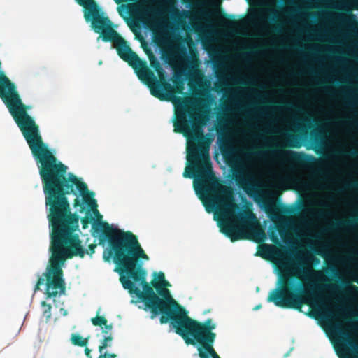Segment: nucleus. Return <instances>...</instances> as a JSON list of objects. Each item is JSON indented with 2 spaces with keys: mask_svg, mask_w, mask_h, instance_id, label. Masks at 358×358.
<instances>
[{
  "mask_svg": "<svg viewBox=\"0 0 358 358\" xmlns=\"http://www.w3.org/2000/svg\"><path fill=\"white\" fill-rule=\"evenodd\" d=\"M29 148L38 164L45 206L48 208V219L52 228L50 265L45 274V294L51 298L65 292L66 284L61 268L65 261L73 257L85 256L79 236L75 233L78 228L79 217L71 213L66 195H77V192H79L83 202L97 217V222H94L92 226L102 222V215L97 209L94 193L89 191L87 185L76 175L69 173L67 176V166L57 160L48 146H29ZM93 231L94 236H100V234Z\"/></svg>",
  "mask_w": 358,
  "mask_h": 358,
  "instance_id": "f257e3e1",
  "label": "nucleus"
},
{
  "mask_svg": "<svg viewBox=\"0 0 358 358\" xmlns=\"http://www.w3.org/2000/svg\"><path fill=\"white\" fill-rule=\"evenodd\" d=\"M176 120L173 122L174 132L182 134L191 139L187 147V161L191 166H187L183 177L196 178L194 182L195 190H201L206 194L210 206L203 203L208 213L217 208L225 219L221 231L232 242L246 239L245 230L250 229L257 218L252 211L245 210L236 215L238 209L234 203L229 188L222 185L215 176L209 155L210 141L204 136L201 128L196 124L194 115L187 109L178 110Z\"/></svg>",
  "mask_w": 358,
  "mask_h": 358,
  "instance_id": "f03ea898",
  "label": "nucleus"
},
{
  "mask_svg": "<svg viewBox=\"0 0 358 358\" xmlns=\"http://www.w3.org/2000/svg\"><path fill=\"white\" fill-rule=\"evenodd\" d=\"M93 229L94 232L100 234L99 243L108 241V248L103 251V258L107 262L113 259L122 287L144 303L145 308L151 312L152 319L162 314L160 323L169 322L173 327L185 309L172 298L166 287L159 285L155 280H152V286L162 297L160 299L146 282L147 273L143 268L141 260L148 261L149 257L136 236L129 231L113 228L106 222L94 224Z\"/></svg>",
  "mask_w": 358,
  "mask_h": 358,
  "instance_id": "7ed1b4c3",
  "label": "nucleus"
},
{
  "mask_svg": "<svg viewBox=\"0 0 358 358\" xmlns=\"http://www.w3.org/2000/svg\"><path fill=\"white\" fill-rule=\"evenodd\" d=\"M320 275V271L309 273L303 270L300 273H295L285 267L279 274L278 287L270 292L267 301L273 302L278 307L299 311H301L303 305L322 303L315 283L310 280L311 277Z\"/></svg>",
  "mask_w": 358,
  "mask_h": 358,
  "instance_id": "20e7f679",
  "label": "nucleus"
},
{
  "mask_svg": "<svg viewBox=\"0 0 358 358\" xmlns=\"http://www.w3.org/2000/svg\"><path fill=\"white\" fill-rule=\"evenodd\" d=\"M173 328L187 345L195 346L199 343L215 341L216 338V334L213 331L216 324L212 319L208 318L203 322H199L189 317L186 310L178 317Z\"/></svg>",
  "mask_w": 358,
  "mask_h": 358,
  "instance_id": "39448f33",
  "label": "nucleus"
},
{
  "mask_svg": "<svg viewBox=\"0 0 358 358\" xmlns=\"http://www.w3.org/2000/svg\"><path fill=\"white\" fill-rule=\"evenodd\" d=\"M76 2L85 8V18L91 22V27L95 33L99 34L98 40L108 42L106 37H112L117 31L108 16L101 11L94 0H76Z\"/></svg>",
  "mask_w": 358,
  "mask_h": 358,
  "instance_id": "423d86ee",
  "label": "nucleus"
},
{
  "mask_svg": "<svg viewBox=\"0 0 358 358\" xmlns=\"http://www.w3.org/2000/svg\"><path fill=\"white\" fill-rule=\"evenodd\" d=\"M113 35L112 37H106V38L108 40V42L113 43L119 57L134 69L138 78L139 79H143L146 76L155 78V73L148 67L147 62L145 60H142L138 55L131 50L127 41L117 32Z\"/></svg>",
  "mask_w": 358,
  "mask_h": 358,
  "instance_id": "0eeeda50",
  "label": "nucleus"
},
{
  "mask_svg": "<svg viewBox=\"0 0 358 358\" xmlns=\"http://www.w3.org/2000/svg\"><path fill=\"white\" fill-rule=\"evenodd\" d=\"M149 59L150 66L157 72L159 79L158 80L155 76V78L146 76L143 79L140 80L148 82L150 92L155 97L161 101H169L170 100L169 94L172 93L173 87L165 80L164 70L159 60L152 53L149 55Z\"/></svg>",
  "mask_w": 358,
  "mask_h": 358,
  "instance_id": "6e6552de",
  "label": "nucleus"
},
{
  "mask_svg": "<svg viewBox=\"0 0 358 358\" xmlns=\"http://www.w3.org/2000/svg\"><path fill=\"white\" fill-rule=\"evenodd\" d=\"M271 153L285 163L294 164L303 168L312 167L316 163V158L303 152L284 150L282 145L271 147Z\"/></svg>",
  "mask_w": 358,
  "mask_h": 358,
  "instance_id": "1a4fd4ad",
  "label": "nucleus"
},
{
  "mask_svg": "<svg viewBox=\"0 0 358 358\" xmlns=\"http://www.w3.org/2000/svg\"><path fill=\"white\" fill-rule=\"evenodd\" d=\"M333 331L338 336L340 356L343 358H357L358 357V344L350 337L348 332L339 324L332 327Z\"/></svg>",
  "mask_w": 358,
  "mask_h": 358,
  "instance_id": "9d476101",
  "label": "nucleus"
},
{
  "mask_svg": "<svg viewBox=\"0 0 358 358\" xmlns=\"http://www.w3.org/2000/svg\"><path fill=\"white\" fill-rule=\"evenodd\" d=\"M338 20L343 29V36L358 37V21L351 10H348V14L345 16H339Z\"/></svg>",
  "mask_w": 358,
  "mask_h": 358,
  "instance_id": "9b49d317",
  "label": "nucleus"
},
{
  "mask_svg": "<svg viewBox=\"0 0 358 358\" xmlns=\"http://www.w3.org/2000/svg\"><path fill=\"white\" fill-rule=\"evenodd\" d=\"M233 179L236 185L248 193V190L253 187L249 175L245 172L243 165L238 164L231 168Z\"/></svg>",
  "mask_w": 358,
  "mask_h": 358,
  "instance_id": "f8f14e48",
  "label": "nucleus"
},
{
  "mask_svg": "<svg viewBox=\"0 0 358 358\" xmlns=\"http://www.w3.org/2000/svg\"><path fill=\"white\" fill-rule=\"evenodd\" d=\"M169 12L171 14L172 20L176 23L178 26L182 28L187 27V18H190V13L188 10H182L175 7L174 3L171 2L169 8Z\"/></svg>",
  "mask_w": 358,
  "mask_h": 358,
  "instance_id": "ddd939ff",
  "label": "nucleus"
},
{
  "mask_svg": "<svg viewBox=\"0 0 358 358\" xmlns=\"http://www.w3.org/2000/svg\"><path fill=\"white\" fill-rule=\"evenodd\" d=\"M214 342L210 341L196 345L200 358H220L213 348Z\"/></svg>",
  "mask_w": 358,
  "mask_h": 358,
  "instance_id": "4468645a",
  "label": "nucleus"
},
{
  "mask_svg": "<svg viewBox=\"0 0 358 358\" xmlns=\"http://www.w3.org/2000/svg\"><path fill=\"white\" fill-rule=\"evenodd\" d=\"M113 340L111 334L106 335L104 338L102 340L101 345L99 346V351L100 355L98 358H115L116 355L113 353H109L107 352H103V350L108 346H110V342Z\"/></svg>",
  "mask_w": 358,
  "mask_h": 358,
  "instance_id": "2eb2a0df",
  "label": "nucleus"
},
{
  "mask_svg": "<svg viewBox=\"0 0 358 358\" xmlns=\"http://www.w3.org/2000/svg\"><path fill=\"white\" fill-rule=\"evenodd\" d=\"M278 254L277 250L274 248V246L268 244H262L258 247V251L256 253V255L262 257L263 259H268L269 256L273 255Z\"/></svg>",
  "mask_w": 358,
  "mask_h": 358,
  "instance_id": "dca6fc26",
  "label": "nucleus"
},
{
  "mask_svg": "<svg viewBox=\"0 0 358 358\" xmlns=\"http://www.w3.org/2000/svg\"><path fill=\"white\" fill-rule=\"evenodd\" d=\"M89 338H83L78 334H72L71 336V343L76 346L85 347L88 343Z\"/></svg>",
  "mask_w": 358,
  "mask_h": 358,
  "instance_id": "f3484780",
  "label": "nucleus"
},
{
  "mask_svg": "<svg viewBox=\"0 0 358 358\" xmlns=\"http://www.w3.org/2000/svg\"><path fill=\"white\" fill-rule=\"evenodd\" d=\"M286 146L289 148H299L301 146V143L299 141V138L292 134L287 135V143Z\"/></svg>",
  "mask_w": 358,
  "mask_h": 358,
  "instance_id": "a211bd4d",
  "label": "nucleus"
},
{
  "mask_svg": "<svg viewBox=\"0 0 358 358\" xmlns=\"http://www.w3.org/2000/svg\"><path fill=\"white\" fill-rule=\"evenodd\" d=\"M155 275H157V278L154 280H156L159 285H162L164 287H169L171 286L170 283L166 280L164 273L162 272H159L158 273H155Z\"/></svg>",
  "mask_w": 358,
  "mask_h": 358,
  "instance_id": "6ab92c4d",
  "label": "nucleus"
},
{
  "mask_svg": "<svg viewBox=\"0 0 358 358\" xmlns=\"http://www.w3.org/2000/svg\"><path fill=\"white\" fill-rule=\"evenodd\" d=\"M91 322L94 326L102 327L106 325L108 322L107 320L103 316L97 315L91 319Z\"/></svg>",
  "mask_w": 358,
  "mask_h": 358,
  "instance_id": "aec40b11",
  "label": "nucleus"
},
{
  "mask_svg": "<svg viewBox=\"0 0 358 358\" xmlns=\"http://www.w3.org/2000/svg\"><path fill=\"white\" fill-rule=\"evenodd\" d=\"M41 306L44 308L43 313L45 317L47 320H49L51 318V309L52 306L50 304L47 303L45 301L41 302Z\"/></svg>",
  "mask_w": 358,
  "mask_h": 358,
  "instance_id": "412c9836",
  "label": "nucleus"
},
{
  "mask_svg": "<svg viewBox=\"0 0 358 358\" xmlns=\"http://www.w3.org/2000/svg\"><path fill=\"white\" fill-rule=\"evenodd\" d=\"M92 217L89 215V212H87L86 215L81 219L82 228L83 229L88 228L89 224L92 221Z\"/></svg>",
  "mask_w": 358,
  "mask_h": 358,
  "instance_id": "4be33fe9",
  "label": "nucleus"
},
{
  "mask_svg": "<svg viewBox=\"0 0 358 358\" xmlns=\"http://www.w3.org/2000/svg\"><path fill=\"white\" fill-rule=\"evenodd\" d=\"M173 83L175 84V92L178 94L182 93L184 90V83L182 80H173Z\"/></svg>",
  "mask_w": 358,
  "mask_h": 358,
  "instance_id": "5701e85b",
  "label": "nucleus"
},
{
  "mask_svg": "<svg viewBox=\"0 0 358 358\" xmlns=\"http://www.w3.org/2000/svg\"><path fill=\"white\" fill-rule=\"evenodd\" d=\"M248 18L252 22H256L261 20L262 19V15H261L260 12L255 11L250 13Z\"/></svg>",
  "mask_w": 358,
  "mask_h": 358,
  "instance_id": "b1692460",
  "label": "nucleus"
},
{
  "mask_svg": "<svg viewBox=\"0 0 358 358\" xmlns=\"http://www.w3.org/2000/svg\"><path fill=\"white\" fill-rule=\"evenodd\" d=\"M79 241H80V245L81 247V248L85 251V255L86 254H90V255H92L93 253H94V250L96 247V244H90L89 246H88V248L89 250H85L83 248L82 245H81V241L79 239Z\"/></svg>",
  "mask_w": 358,
  "mask_h": 358,
  "instance_id": "393cba45",
  "label": "nucleus"
},
{
  "mask_svg": "<svg viewBox=\"0 0 358 358\" xmlns=\"http://www.w3.org/2000/svg\"><path fill=\"white\" fill-rule=\"evenodd\" d=\"M103 326L105 327V329H103V333L105 334L106 335H108L109 334H110L109 331L112 330L113 324H107L106 323V325Z\"/></svg>",
  "mask_w": 358,
  "mask_h": 358,
  "instance_id": "a878e982",
  "label": "nucleus"
},
{
  "mask_svg": "<svg viewBox=\"0 0 358 358\" xmlns=\"http://www.w3.org/2000/svg\"><path fill=\"white\" fill-rule=\"evenodd\" d=\"M339 225L346 227L355 226V223L352 221H345L339 223Z\"/></svg>",
  "mask_w": 358,
  "mask_h": 358,
  "instance_id": "bb28decb",
  "label": "nucleus"
},
{
  "mask_svg": "<svg viewBox=\"0 0 358 358\" xmlns=\"http://www.w3.org/2000/svg\"><path fill=\"white\" fill-rule=\"evenodd\" d=\"M224 23L229 26H235L237 24V21L231 19H226Z\"/></svg>",
  "mask_w": 358,
  "mask_h": 358,
  "instance_id": "cd10ccee",
  "label": "nucleus"
},
{
  "mask_svg": "<svg viewBox=\"0 0 358 358\" xmlns=\"http://www.w3.org/2000/svg\"><path fill=\"white\" fill-rule=\"evenodd\" d=\"M323 317L327 320H330L334 317V315L331 311L327 310L323 315Z\"/></svg>",
  "mask_w": 358,
  "mask_h": 358,
  "instance_id": "c85d7f7f",
  "label": "nucleus"
},
{
  "mask_svg": "<svg viewBox=\"0 0 358 358\" xmlns=\"http://www.w3.org/2000/svg\"><path fill=\"white\" fill-rule=\"evenodd\" d=\"M73 206L75 208L78 207V206H80L81 204H80V200L79 199V197H76L75 199H74V203H73Z\"/></svg>",
  "mask_w": 358,
  "mask_h": 358,
  "instance_id": "c756f323",
  "label": "nucleus"
},
{
  "mask_svg": "<svg viewBox=\"0 0 358 358\" xmlns=\"http://www.w3.org/2000/svg\"><path fill=\"white\" fill-rule=\"evenodd\" d=\"M85 355L87 357V358H92L90 349H89L88 348L86 347L85 349Z\"/></svg>",
  "mask_w": 358,
  "mask_h": 358,
  "instance_id": "7c9ffc66",
  "label": "nucleus"
},
{
  "mask_svg": "<svg viewBox=\"0 0 358 358\" xmlns=\"http://www.w3.org/2000/svg\"><path fill=\"white\" fill-rule=\"evenodd\" d=\"M275 31L280 32L281 31V26L280 24H275L274 26Z\"/></svg>",
  "mask_w": 358,
  "mask_h": 358,
  "instance_id": "2f4dec72",
  "label": "nucleus"
},
{
  "mask_svg": "<svg viewBox=\"0 0 358 358\" xmlns=\"http://www.w3.org/2000/svg\"><path fill=\"white\" fill-rule=\"evenodd\" d=\"M44 281H45V280H44L43 278H41V277H40V278L38 279V281H37V282H36V283L38 284V285H43V284L44 283Z\"/></svg>",
  "mask_w": 358,
  "mask_h": 358,
  "instance_id": "473e14b6",
  "label": "nucleus"
},
{
  "mask_svg": "<svg viewBox=\"0 0 358 358\" xmlns=\"http://www.w3.org/2000/svg\"><path fill=\"white\" fill-rule=\"evenodd\" d=\"M355 5V8L358 10V0H350Z\"/></svg>",
  "mask_w": 358,
  "mask_h": 358,
  "instance_id": "72a5a7b5",
  "label": "nucleus"
},
{
  "mask_svg": "<svg viewBox=\"0 0 358 358\" xmlns=\"http://www.w3.org/2000/svg\"><path fill=\"white\" fill-rule=\"evenodd\" d=\"M350 187L358 188V182H353L350 185Z\"/></svg>",
  "mask_w": 358,
  "mask_h": 358,
  "instance_id": "f704fd0d",
  "label": "nucleus"
},
{
  "mask_svg": "<svg viewBox=\"0 0 358 358\" xmlns=\"http://www.w3.org/2000/svg\"><path fill=\"white\" fill-rule=\"evenodd\" d=\"M329 269H330L331 273H336V268L334 266L329 267Z\"/></svg>",
  "mask_w": 358,
  "mask_h": 358,
  "instance_id": "c9c22d12",
  "label": "nucleus"
},
{
  "mask_svg": "<svg viewBox=\"0 0 358 358\" xmlns=\"http://www.w3.org/2000/svg\"><path fill=\"white\" fill-rule=\"evenodd\" d=\"M286 106H287V108L288 109H289V108H292L294 107L293 104H292V103H287V105H286Z\"/></svg>",
  "mask_w": 358,
  "mask_h": 358,
  "instance_id": "e433bc0d",
  "label": "nucleus"
},
{
  "mask_svg": "<svg viewBox=\"0 0 358 358\" xmlns=\"http://www.w3.org/2000/svg\"><path fill=\"white\" fill-rule=\"evenodd\" d=\"M40 286L41 285H38V284L36 283V286H35V288H34V292H36L38 290L40 289Z\"/></svg>",
  "mask_w": 358,
  "mask_h": 358,
  "instance_id": "4c0bfd02",
  "label": "nucleus"
},
{
  "mask_svg": "<svg viewBox=\"0 0 358 358\" xmlns=\"http://www.w3.org/2000/svg\"><path fill=\"white\" fill-rule=\"evenodd\" d=\"M353 125L358 128V122H355L353 123Z\"/></svg>",
  "mask_w": 358,
  "mask_h": 358,
  "instance_id": "58836bf2",
  "label": "nucleus"
},
{
  "mask_svg": "<svg viewBox=\"0 0 358 358\" xmlns=\"http://www.w3.org/2000/svg\"><path fill=\"white\" fill-rule=\"evenodd\" d=\"M63 315H67V311L66 310H64L63 311Z\"/></svg>",
  "mask_w": 358,
  "mask_h": 358,
  "instance_id": "ea45409f",
  "label": "nucleus"
},
{
  "mask_svg": "<svg viewBox=\"0 0 358 358\" xmlns=\"http://www.w3.org/2000/svg\"><path fill=\"white\" fill-rule=\"evenodd\" d=\"M308 315H309V316H310V317H313V313H309L308 314Z\"/></svg>",
  "mask_w": 358,
  "mask_h": 358,
  "instance_id": "a19ab883",
  "label": "nucleus"
}]
</instances>
